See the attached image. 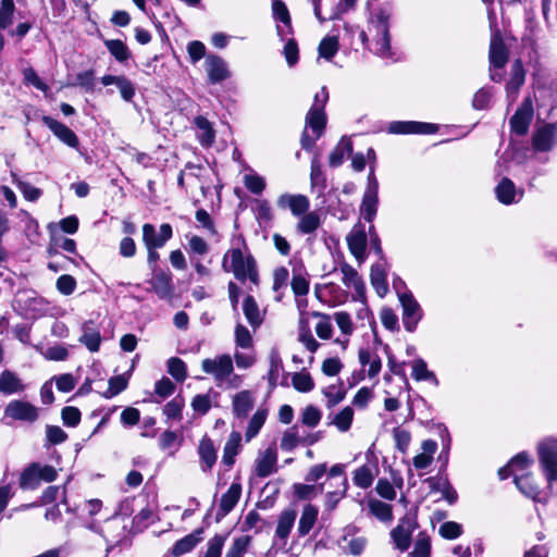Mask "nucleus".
I'll use <instances>...</instances> for the list:
<instances>
[{
  "instance_id": "nucleus-1",
  "label": "nucleus",
  "mask_w": 557,
  "mask_h": 557,
  "mask_svg": "<svg viewBox=\"0 0 557 557\" xmlns=\"http://www.w3.org/2000/svg\"><path fill=\"white\" fill-rule=\"evenodd\" d=\"M310 190L319 200L321 209L338 220H346L349 215V208L341 200L337 187L330 185L325 172L322 169L319 158L315 156L310 164Z\"/></svg>"
},
{
  "instance_id": "nucleus-2",
  "label": "nucleus",
  "mask_w": 557,
  "mask_h": 557,
  "mask_svg": "<svg viewBox=\"0 0 557 557\" xmlns=\"http://www.w3.org/2000/svg\"><path fill=\"white\" fill-rule=\"evenodd\" d=\"M223 271L232 272L236 280L240 282L250 281L252 284L259 283L257 262L251 253L244 255L240 247H233L227 250L222 259Z\"/></svg>"
},
{
  "instance_id": "nucleus-3",
  "label": "nucleus",
  "mask_w": 557,
  "mask_h": 557,
  "mask_svg": "<svg viewBox=\"0 0 557 557\" xmlns=\"http://www.w3.org/2000/svg\"><path fill=\"white\" fill-rule=\"evenodd\" d=\"M541 469L548 482L557 481V438L546 437L537 444Z\"/></svg>"
},
{
  "instance_id": "nucleus-4",
  "label": "nucleus",
  "mask_w": 557,
  "mask_h": 557,
  "mask_svg": "<svg viewBox=\"0 0 557 557\" xmlns=\"http://www.w3.org/2000/svg\"><path fill=\"white\" fill-rule=\"evenodd\" d=\"M419 528L416 512H407L391 531L394 547L399 552H406L411 545L412 533Z\"/></svg>"
},
{
  "instance_id": "nucleus-5",
  "label": "nucleus",
  "mask_w": 557,
  "mask_h": 557,
  "mask_svg": "<svg viewBox=\"0 0 557 557\" xmlns=\"http://www.w3.org/2000/svg\"><path fill=\"white\" fill-rule=\"evenodd\" d=\"M398 298L403 308L401 321L407 332L413 333L423 318V310L411 292H398Z\"/></svg>"
},
{
  "instance_id": "nucleus-6",
  "label": "nucleus",
  "mask_w": 557,
  "mask_h": 557,
  "mask_svg": "<svg viewBox=\"0 0 557 557\" xmlns=\"http://www.w3.org/2000/svg\"><path fill=\"white\" fill-rule=\"evenodd\" d=\"M201 368L205 373L213 375L218 385L225 382L234 370L233 360L230 355H221L214 359H203Z\"/></svg>"
},
{
  "instance_id": "nucleus-7",
  "label": "nucleus",
  "mask_w": 557,
  "mask_h": 557,
  "mask_svg": "<svg viewBox=\"0 0 557 557\" xmlns=\"http://www.w3.org/2000/svg\"><path fill=\"white\" fill-rule=\"evenodd\" d=\"M4 417L15 421L33 423L38 419L39 413L37 407L30 403L14 399L5 406Z\"/></svg>"
},
{
  "instance_id": "nucleus-8",
  "label": "nucleus",
  "mask_w": 557,
  "mask_h": 557,
  "mask_svg": "<svg viewBox=\"0 0 557 557\" xmlns=\"http://www.w3.org/2000/svg\"><path fill=\"white\" fill-rule=\"evenodd\" d=\"M151 278L148 284L151 290L161 299H169L174 293L173 275L169 269H157L151 271Z\"/></svg>"
},
{
  "instance_id": "nucleus-9",
  "label": "nucleus",
  "mask_w": 557,
  "mask_h": 557,
  "mask_svg": "<svg viewBox=\"0 0 557 557\" xmlns=\"http://www.w3.org/2000/svg\"><path fill=\"white\" fill-rule=\"evenodd\" d=\"M173 237V228L169 223L160 225L159 233L154 225L146 223L143 225V243L145 247L162 248Z\"/></svg>"
},
{
  "instance_id": "nucleus-10",
  "label": "nucleus",
  "mask_w": 557,
  "mask_h": 557,
  "mask_svg": "<svg viewBox=\"0 0 557 557\" xmlns=\"http://www.w3.org/2000/svg\"><path fill=\"white\" fill-rule=\"evenodd\" d=\"M557 145V125L547 123L539 127L532 136V146L535 151L548 152Z\"/></svg>"
},
{
  "instance_id": "nucleus-11",
  "label": "nucleus",
  "mask_w": 557,
  "mask_h": 557,
  "mask_svg": "<svg viewBox=\"0 0 557 557\" xmlns=\"http://www.w3.org/2000/svg\"><path fill=\"white\" fill-rule=\"evenodd\" d=\"M389 134H435L438 126L433 123L417 121H394L387 126Z\"/></svg>"
},
{
  "instance_id": "nucleus-12",
  "label": "nucleus",
  "mask_w": 557,
  "mask_h": 557,
  "mask_svg": "<svg viewBox=\"0 0 557 557\" xmlns=\"http://www.w3.org/2000/svg\"><path fill=\"white\" fill-rule=\"evenodd\" d=\"M205 69L211 84H220L231 76L226 61L216 54L206 57Z\"/></svg>"
},
{
  "instance_id": "nucleus-13",
  "label": "nucleus",
  "mask_w": 557,
  "mask_h": 557,
  "mask_svg": "<svg viewBox=\"0 0 557 557\" xmlns=\"http://www.w3.org/2000/svg\"><path fill=\"white\" fill-rule=\"evenodd\" d=\"M41 121L64 145L75 149L78 148L79 139L69 126L49 115H44Z\"/></svg>"
},
{
  "instance_id": "nucleus-14",
  "label": "nucleus",
  "mask_w": 557,
  "mask_h": 557,
  "mask_svg": "<svg viewBox=\"0 0 557 557\" xmlns=\"http://www.w3.org/2000/svg\"><path fill=\"white\" fill-rule=\"evenodd\" d=\"M509 52L498 32L491 37L488 61L491 67L503 69L508 62Z\"/></svg>"
},
{
  "instance_id": "nucleus-15",
  "label": "nucleus",
  "mask_w": 557,
  "mask_h": 557,
  "mask_svg": "<svg viewBox=\"0 0 557 557\" xmlns=\"http://www.w3.org/2000/svg\"><path fill=\"white\" fill-rule=\"evenodd\" d=\"M242 495V485L233 482L228 490L221 496L219 509L215 515V521L220 522L225 518L237 505Z\"/></svg>"
},
{
  "instance_id": "nucleus-16",
  "label": "nucleus",
  "mask_w": 557,
  "mask_h": 557,
  "mask_svg": "<svg viewBox=\"0 0 557 557\" xmlns=\"http://www.w3.org/2000/svg\"><path fill=\"white\" fill-rule=\"evenodd\" d=\"M523 194V189H517L515 183L508 177H503L495 187L497 200L506 206L519 202Z\"/></svg>"
},
{
  "instance_id": "nucleus-17",
  "label": "nucleus",
  "mask_w": 557,
  "mask_h": 557,
  "mask_svg": "<svg viewBox=\"0 0 557 557\" xmlns=\"http://www.w3.org/2000/svg\"><path fill=\"white\" fill-rule=\"evenodd\" d=\"M533 119V109L531 104L523 103L517 109L515 114L510 117V131L518 135L523 136L528 133L530 124Z\"/></svg>"
},
{
  "instance_id": "nucleus-18",
  "label": "nucleus",
  "mask_w": 557,
  "mask_h": 557,
  "mask_svg": "<svg viewBox=\"0 0 557 557\" xmlns=\"http://www.w3.org/2000/svg\"><path fill=\"white\" fill-rule=\"evenodd\" d=\"M277 206L281 209H289L295 216H300L308 212L310 202L308 197L301 194H283L277 199Z\"/></svg>"
},
{
  "instance_id": "nucleus-19",
  "label": "nucleus",
  "mask_w": 557,
  "mask_h": 557,
  "mask_svg": "<svg viewBox=\"0 0 557 557\" xmlns=\"http://www.w3.org/2000/svg\"><path fill=\"white\" fill-rule=\"evenodd\" d=\"M341 271L343 273V283L348 288H354L356 296L354 299L356 300H364L366 298V286L361 278V276L358 274V272L349 264L344 263L341 267Z\"/></svg>"
},
{
  "instance_id": "nucleus-20",
  "label": "nucleus",
  "mask_w": 557,
  "mask_h": 557,
  "mask_svg": "<svg viewBox=\"0 0 557 557\" xmlns=\"http://www.w3.org/2000/svg\"><path fill=\"white\" fill-rule=\"evenodd\" d=\"M347 245L350 253L359 261L366 258L367 233L363 227H354L347 235Z\"/></svg>"
},
{
  "instance_id": "nucleus-21",
  "label": "nucleus",
  "mask_w": 557,
  "mask_h": 557,
  "mask_svg": "<svg viewBox=\"0 0 557 557\" xmlns=\"http://www.w3.org/2000/svg\"><path fill=\"white\" fill-rule=\"evenodd\" d=\"M253 406L255 399L250 391L245 389L233 396V413L239 420L246 419Z\"/></svg>"
},
{
  "instance_id": "nucleus-22",
  "label": "nucleus",
  "mask_w": 557,
  "mask_h": 557,
  "mask_svg": "<svg viewBox=\"0 0 557 557\" xmlns=\"http://www.w3.org/2000/svg\"><path fill=\"white\" fill-rule=\"evenodd\" d=\"M297 518V511L294 508L284 509L277 518V524L275 529V537L286 543L289 533L295 524Z\"/></svg>"
},
{
  "instance_id": "nucleus-23",
  "label": "nucleus",
  "mask_w": 557,
  "mask_h": 557,
  "mask_svg": "<svg viewBox=\"0 0 557 557\" xmlns=\"http://www.w3.org/2000/svg\"><path fill=\"white\" fill-rule=\"evenodd\" d=\"M26 385L18 375L11 371L4 370L0 374V393L3 395H13L24 392Z\"/></svg>"
},
{
  "instance_id": "nucleus-24",
  "label": "nucleus",
  "mask_w": 557,
  "mask_h": 557,
  "mask_svg": "<svg viewBox=\"0 0 557 557\" xmlns=\"http://www.w3.org/2000/svg\"><path fill=\"white\" fill-rule=\"evenodd\" d=\"M202 528H199L176 541L172 547V555L178 557L191 552L202 541Z\"/></svg>"
},
{
  "instance_id": "nucleus-25",
  "label": "nucleus",
  "mask_w": 557,
  "mask_h": 557,
  "mask_svg": "<svg viewBox=\"0 0 557 557\" xmlns=\"http://www.w3.org/2000/svg\"><path fill=\"white\" fill-rule=\"evenodd\" d=\"M198 455L201 461V470L205 472L211 470L216 461V450L210 437H202L198 446Z\"/></svg>"
},
{
  "instance_id": "nucleus-26",
  "label": "nucleus",
  "mask_w": 557,
  "mask_h": 557,
  "mask_svg": "<svg viewBox=\"0 0 557 557\" xmlns=\"http://www.w3.org/2000/svg\"><path fill=\"white\" fill-rule=\"evenodd\" d=\"M194 125L199 131L197 135L199 144L205 148L211 147L215 139V131L211 122L206 116L198 115L194 119Z\"/></svg>"
},
{
  "instance_id": "nucleus-27",
  "label": "nucleus",
  "mask_w": 557,
  "mask_h": 557,
  "mask_svg": "<svg viewBox=\"0 0 557 557\" xmlns=\"http://www.w3.org/2000/svg\"><path fill=\"white\" fill-rule=\"evenodd\" d=\"M79 342L91 352H97L101 344L100 332L96 329L94 321H86L82 326Z\"/></svg>"
},
{
  "instance_id": "nucleus-28",
  "label": "nucleus",
  "mask_w": 557,
  "mask_h": 557,
  "mask_svg": "<svg viewBox=\"0 0 557 557\" xmlns=\"http://www.w3.org/2000/svg\"><path fill=\"white\" fill-rule=\"evenodd\" d=\"M525 81V71L520 59H516L510 69V77L506 84L508 95L517 94Z\"/></svg>"
},
{
  "instance_id": "nucleus-29",
  "label": "nucleus",
  "mask_w": 557,
  "mask_h": 557,
  "mask_svg": "<svg viewBox=\"0 0 557 557\" xmlns=\"http://www.w3.org/2000/svg\"><path fill=\"white\" fill-rule=\"evenodd\" d=\"M240 433L233 431L224 445L222 463L227 468H232L235 463V458L240 449Z\"/></svg>"
},
{
  "instance_id": "nucleus-30",
  "label": "nucleus",
  "mask_w": 557,
  "mask_h": 557,
  "mask_svg": "<svg viewBox=\"0 0 557 557\" xmlns=\"http://www.w3.org/2000/svg\"><path fill=\"white\" fill-rule=\"evenodd\" d=\"M318 515L319 510L315 506L308 504L304 507L297 528L299 537L309 534L317 522Z\"/></svg>"
},
{
  "instance_id": "nucleus-31",
  "label": "nucleus",
  "mask_w": 557,
  "mask_h": 557,
  "mask_svg": "<svg viewBox=\"0 0 557 557\" xmlns=\"http://www.w3.org/2000/svg\"><path fill=\"white\" fill-rule=\"evenodd\" d=\"M327 117L325 110L309 109L306 115V128H311L315 138H320L325 129Z\"/></svg>"
},
{
  "instance_id": "nucleus-32",
  "label": "nucleus",
  "mask_w": 557,
  "mask_h": 557,
  "mask_svg": "<svg viewBox=\"0 0 557 557\" xmlns=\"http://www.w3.org/2000/svg\"><path fill=\"white\" fill-rule=\"evenodd\" d=\"M379 208V193L364 191L360 205V214L369 223L376 216Z\"/></svg>"
},
{
  "instance_id": "nucleus-33",
  "label": "nucleus",
  "mask_w": 557,
  "mask_h": 557,
  "mask_svg": "<svg viewBox=\"0 0 557 557\" xmlns=\"http://www.w3.org/2000/svg\"><path fill=\"white\" fill-rule=\"evenodd\" d=\"M370 281L380 297H384L387 294L388 284L386 280V271L383 264L375 263L371 267Z\"/></svg>"
},
{
  "instance_id": "nucleus-34",
  "label": "nucleus",
  "mask_w": 557,
  "mask_h": 557,
  "mask_svg": "<svg viewBox=\"0 0 557 557\" xmlns=\"http://www.w3.org/2000/svg\"><path fill=\"white\" fill-rule=\"evenodd\" d=\"M276 454L267 449L262 456L256 460V474L259 478H267L272 474L276 468Z\"/></svg>"
},
{
  "instance_id": "nucleus-35",
  "label": "nucleus",
  "mask_w": 557,
  "mask_h": 557,
  "mask_svg": "<svg viewBox=\"0 0 557 557\" xmlns=\"http://www.w3.org/2000/svg\"><path fill=\"white\" fill-rule=\"evenodd\" d=\"M243 312L252 329H257L261 325L263 318L261 317L256 299L251 295L245 297Z\"/></svg>"
},
{
  "instance_id": "nucleus-36",
  "label": "nucleus",
  "mask_w": 557,
  "mask_h": 557,
  "mask_svg": "<svg viewBox=\"0 0 557 557\" xmlns=\"http://www.w3.org/2000/svg\"><path fill=\"white\" fill-rule=\"evenodd\" d=\"M513 482L523 495L535 502L540 500V488L534 484L531 473L516 475Z\"/></svg>"
},
{
  "instance_id": "nucleus-37",
  "label": "nucleus",
  "mask_w": 557,
  "mask_h": 557,
  "mask_svg": "<svg viewBox=\"0 0 557 557\" xmlns=\"http://www.w3.org/2000/svg\"><path fill=\"white\" fill-rule=\"evenodd\" d=\"M270 369L267 375L271 388L276 387L280 374L284 371L283 360L276 348H272L269 356Z\"/></svg>"
},
{
  "instance_id": "nucleus-38",
  "label": "nucleus",
  "mask_w": 557,
  "mask_h": 557,
  "mask_svg": "<svg viewBox=\"0 0 557 557\" xmlns=\"http://www.w3.org/2000/svg\"><path fill=\"white\" fill-rule=\"evenodd\" d=\"M296 230L299 234L308 235L314 233L321 225L320 215L315 211L306 212L299 216Z\"/></svg>"
},
{
  "instance_id": "nucleus-39",
  "label": "nucleus",
  "mask_w": 557,
  "mask_h": 557,
  "mask_svg": "<svg viewBox=\"0 0 557 557\" xmlns=\"http://www.w3.org/2000/svg\"><path fill=\"white\" fill-rule=\"evenodd\" d=\"M352 152V143L349 139L342 138L337 146L329 156V164L331 168H338L343 164L346 154Z\"/></svg>"
},
{
  "instance_id": "nucleus-40",
  "label": "nucleus",
  "mask_w": 557,
  "mask_h": 557,
  "mask_svg": "<svg viewBox=\"0 0 557 557\" xmlns=\"http://www.w3.org/2000/svg\"><path fill=\"white\" fill-rule=\"evenodd\" d=\"M411 376L416 381H428L435 386H438L440 384L435 373L428 369V364L422 358H418L413 361Z\"/></svg>"
},
{
  "instance_id": "nucleus-41",
  "label": "nucleus",
  "mask_w": 557,
  "mask_h": 557,
  "mask_svg": "<svg viewBox=\"0 0 557 557\" xmlns=\"http://www.w3.org/2000/svg\"><path fill=\"white\" fill-rule=\"evenodd\" d=\"M322 394L326 398V407L333 408L342 403L346 397V389L342 380H338V384H332L322 389Z\"/></svg>"
},
{
  "instance_id": "nucleus-42",
  "label": "nucleus",
  "mask_w": 557,
  "mask_h": 557,
  "mask_svg": "<svg viewBox=\"0 0 557 557\" xmlns=\"http://www.w3.org/2000/svg\"><path fill=\"white\" fill-rule=\"evenodd\" d=\"M377 39L374 44V53L383 59H393L394 53L391 49L389 30L384 27L383 32H376Z\"/></svg>"
},
{
  "instance_id": "nucleus-43",
  "label": "nucleus",
  "mask_w": 557,
  "mask_h": 557,
  "mask_svg": "<svg viewBox=\"0 0 557 557\" xmlns=\"http://www.w3.org/2000/svg\"><path fill=\"white\" fill-rule=\"evenodd\" d=\"M437 431H438V435L441 436V440H442V451L438 456V460L442 462L440 473H442L445 471L447 463H448L449 450H450V446H451V437H450L447 426L443 423L437 424Z\"/></svg>"
},
{
  "instance_id": "nucleus-44",
  "label": "nucleus",
  "mask_w": 557,
  "mask_h": 557,
  "mask_svg": "<svg viewBox=\"0 0 557 557\" xmlns=\"http://www.w3.org/2000/svg\"><path fill=\"white\" fill-rule=\"evenodd\" d=\"M104 46L120 63L126 62L132 57L128 47L120 39H108L104 41Z\"/></svg>"
},
{
  "instance_id": "nucleus-45",
  "label": "nucleus",
  "mask_w": 557,
  "mask_h": 557,
  "mask_svg": "<svg viewBox=\"0 0 557 557\" xmlns=\"http://www.w3.org/2000/svg\"><path fill=\"white\" fill-rule=\"evenodd\" d=\"M12 183L17 187V189L22 193L23 197L27 201H37L41 195L42 190L30 185L29 183L21 180L16 174L11 173Z\"/></svg>"
},
{
  "instance_id": "nucleus-46",
  "label": "nucleus",
  "mask_w": 557,
  "mask_h": 557,
  "mask_svg": "<svg viewBox=\"0 0 557 557\" xmlns=\"http://www.w3.org/2000/svg\"><path fill=\"white\" fill-rule=\"evenodd\" d=\"M268 493L262 499L257 503V508L262 510L271 509L280 494V486L277 482H268L262 490V494Z\"/></svg>"
},
{
  "instance_id": "nucleus-47",
  "label": "nucleus",
  "mask_w": 557,
  "mask_h": 557,
  "mask_svg": "<svg viewBox=\"0 0 557 557\" xmlns=\"http://www.w3.org/2000/svg\"><path fill=\"white\" fill-rule=\"evenodd\" d=\"M370 512L383 522H388L393 519L392 506L377 499L369 500Z\"/></svg>"
},
{
  "instance_id": "nucleus-48",
  "label": "nucleus",
  "mask_w": 557,
  "mask_h": 557,
  "mask_svg": "<svg viewBox=\"0 0 557 557\" xmlns=\"http://www.w3.org/2000/svg\"><path fill=\"white\" fill-rule=\"evenodd\" d=\"M338 48L339 44L337 37L326 36L319 44V55L327 61H331L337 53Z\"/></svg>"
},
{
  "instance_id": "nucleus-49",
  "label": "nucleus",
  "mask_w": 557,
  "mask_h": 557,
  "mask_svg": "<svg viewBox=\"0 0 557 557\" xmlns=\"http://www.w3.org/2000/svg\"><path fill=\"white\" fill-rule=\"evenodd\" d=\"M36 467L29 463L20 475V487L22 490H36L40 485V481L37 478Z\"/></svg>"
},
{
  "instance_id": "nucleus-50",
  "label": "nucleus",
  "mask_w": 557,
  "mask_h": 557,
  "mask_svg": "<svg viewBox=\"0 0 557 557\" xmlns=\"http://www.w3.org/2000/svg\"><path fill=\"white\" fill-rule=\"evenodd\" d=\"M374 474L368 465H363L354 472V484L360 488H368L372 485Z\"/></svg>"
},
{
  "instance_id": "nucleus-51",
  "label": "nucleus",
  "mask_w": 557,
  "mask_h": 557,
  "mask_svg": "<svg viewBox=\"0 0 557 557\" xmlns=\"http://www.w3.org/2000/svg\"><path fill=\"white\" fill-rule=\"evenodd\" d=\"M431 556V539L426 532H420L414 543L413 550L409 553V557H430Z\"/></svg>"
},
{
  "instance_id": "nucleus-52",
  "label": "nucleus",
  "mask_w": 557,
  "mask_h": 557,
  "mask_svg": "<svg viewBox=\"0 0 557 557\" xmlns=\"http://www.w3.org/2000/svg\"><path fill=\"white\" fill-rule=\"evenodd\" d=\"M168 372L178 383H183L187 377V366L178 357H172L168 360Z\"/></svg>"
},
{
  "instance_id": "nucleus-53",
  "label": "nucleus",
  "mask_w": 557,
  "mask_h": 557,
  "mask_svg": "<svg viewBox=\"0 0 557 557\" xmlns=\"http://www.w3.org/2000/svg\"><path fill=\"white\" fill-rule=\"evenodd\" d=\"M292 383L296 391L309 393L314 388V382L309 372H296L292 376Z\"/></svg>"
},
{
  "instance_id": "nucleus-54",
  "label": "nucleus",
  "mask_w": 557,
  "mask_h": 557,
  "mask_svg": "<svg viewBox=\"0 0 557 557\" xmlns=\"http://www.w3.org/2000/svg\"><path fill=\"white\" fill-rule=\"evenodd\" d=\"M295 496L301 500L312 499L318 493L323 492V484L318 486L312 484L295 483L293 485Z\"/></svg>"
},
{
  "instance_id": "nucleus-55",
  "label": "nucleus",
  "mask_w": 557,
  "mask_h": 557,
  "mask_svg": "<svg viewBox=\"0 0 557 557\" xmlns=\"http://www.w3.org/2000/svg\"><path fill=\"white\" fill-rule=\"evenodd\" d=\"M265 419H267L265 410L259 409L255 412V414L251 417V419L248 423L247 430H246L245 436H246L247 441H250L259 433V431L261 430V428L263 426V424L265 422Z\"/></svg>"
},
{
  "instance_id": "nucleus-56",
  "label": "nucleus",
  "mask_w": 557,
  "mask_h": 557,
  "mask_svg": "<svg viewBox=\"0 0 557 557\" xmlns=\"http://www.w3.org/2000/svg\"><path fill=\"white\" fill-rule=\"evenodd\" d=\"M299 444H301V437L298 435V426L294 425L284 432L281 440V448L284 451H293Z\"/></svg>"
},
{
  "instance_id": "nucleus-57",
  "label": "nucleus",
  "mask_w": 557,
  "mask_h": 557,
  "mask_svg": "<svg viewBox=\"0 0 557 557\" xmlns=\"http://www.w3.org/2000/svg\"><path fill=\"white\" fill-rule=\"evenodd\" d=\"M67 440V434L58 425H46V447L59 445Z\"/></svg>"
},
{
  "instance_id": "nucleus-58",
  "label": "nucleus",
  "mask_w": 557,
  "mask_h": 557,
  "mask_svg": "<svg viewBox=\"0 0 557 557\" xmlns=\"http://www.w3.org/2000/svg\"><path fill=\"white\" fill-rule=\"evenodd\" d=\"M354 419V410L350 406L343 408L333 419V423L341 432L350 429Z\"/></svg>"
},
{
  "instance_id": "nucleus-59",
  "label": "nucleus",
  "mask_w": 557,
  "mask_h": 557,
  "mask_svg": "<svg viewBox=\"0 0 557 557\" xmlns=\"http://www.w3.org/2000/svg\"><path fill=\"white\" fill-rule=\"evenodd\" d=\"M127 385H128V380L125 375L112 376L109 380V387L103 393V396L108 399L112 398V397L119 395L120 393H122L124 389H126Z\"/></svg>"
},
{
  "instance_id": "nucleus-60",
  "label": "nucleus",
  "mask_w": 557,
  "mask_h": 557,
  "mask_svg": "<svg viewBox=\"0 0 557 557\" xmlns=\"http://www.w3.org/2000/svg\"><path fill=\"white\" fill-rule=\"evenodd\" d=\"M15 4L13 0H1L0 29H7L13 23Z\"/></svg>"
},
{
  "instance_id": "nucleus-61",
  "label": "nucleus",
  "mask_w": 557,
  "mask_h": 557,
  "mask_svg": "<svg viewBox=\"0 0 557 557\" xmlns=\"http://www.w3.org/2000/svg\"><path fill=\"white\" fill-rule=\"evenodd\" d=\"M273 16L275 20L285 24L287 33L292 32V20L286 4L281 0H275L272 4Z\"/></svg>"
},
{
  "instance_id": "nucleus-62",
  "label": "nucleus",
  "mask_w": 557,
  "mask_h": 557,
  "mask_svg": "<svg viewBox=\"0 0 557 557\" xmlns=\"http://www.w3.org/2000/svg\"><path fill=\"white\" fill-rule=\"evenodd\" d=\"M322 418V412L313 405L307 406L301 413V423L309 428H315Z\"/></svg>"
},
{
  "instance_id": "nucleus-63",
  "label": "nucleus",
  "mask_w": 557,
  "mask_h": 557,
  "mask_svg": "<svg viewBox=\"0 0 557 557\" xmlns=\"http://www.w3.org/2000/svg\"><path fill=\"white\" fill-rule=\"evenodd\" d=\"M82 413L77 407L66 406L61 411V419L65 426L75 428L79 424Z\"/></svg>"
},
{
  "instance_id": "nucleus-64",
  "label": "nucleus",
  "mask_w": 557,
  "mask_h": 557,
  "mask_svg": "<svg viewBox=\"0 0 557 557\" xmlns=\"http://www.w3.org/2000/svg\"><path fill=\"white\" fill-rule=\"evenodd\" d=\"M225 540L226 536L221 534H215L211 537L207 543L205 557H221Z\"/></svg>"
}]
</instances>
